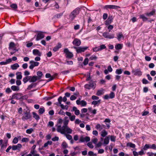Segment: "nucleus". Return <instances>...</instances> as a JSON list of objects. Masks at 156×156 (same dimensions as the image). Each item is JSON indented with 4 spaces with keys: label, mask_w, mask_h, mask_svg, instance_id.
I'll return each mask as SVG.
<instances>
[{
    "label": "nucleus",
    "mask_w": 156,
    "mask_h": 156,
    "mask_svg": "<svg viewBox=\"0 0 156 156\" xmlns=\"http://www.w3.org/2000/svg\"><path fill=\"white\" fill-rule=\"evenodd\" d=\"M150 148L154 150H156V145L153 144L152 145H150Z\"/></svg>",
    "instance_id": "nucleus-60"
},
{
    "label": "nucleus",
    "mask_w": 156,
    "mask_h": 156,
    "mask_svg": "<svg viewBox=\"0 0 156 156\" xmlns=\"http://www.w3.org/2000/svg\"><path fill=\"white\" fill-rule=\"evenodd\" d=\"M88 48V47H78V49L77 50V53H81L82 52H84Z\"/></svg>",
    "instance_id": "nucleus-10"
},
{
    "label": "nucleus",
    "mask_w": 156,
    "mask_h": 156,
    "mask_svg": "<svg viewBox=\"0 0 156 156\" xmlns=\"http://www.w3.org/2000/svg\"><path fill=\"white\" fill-rule=\"evenodd\" d=\"M87 104L86 101L84 100H82L81 101V105L82 106H85Z\"/></svg>",
    "instance_id": "nucleus-48"
},
{
    "label": "nucleus",
    "mask_w": 156,
    "mask_h": 156,
    "mask_svg": "<svg viewBox=\"0 0 156 156\" xmlns=\"http://www.w3.org/2000/svg\"><path fill=\"white\" fill-rule=\"evenodd\" d=\"M80 12V9L77 8L73 10L69 15V19L71 20H73L76 15H78Z\"/></svg>",
    "instance_id": "nucleus-2"
},
{
    "label": "nucleus",
    "mask_w": 156,
    "mask_h": 156,
    "mask_svg": "<svg viewBox=\"0 0 156 156\" xmlns=\"http://www.w3.org/2000/svg\"><path fill=\"white\" fill-rule=\"evenodd\" d=\"M16 78L17 80H21L22 77V73L21 72H17L16 73Z\"/></svg>",
    "instance_id": "nucleus-21"
},
{
    "label": "nucleus",
    "mask_w": 156,
    "mask_h": 156,
    "mask_svg": "<svg viewBox=\"0 0 156 156\" xmlns=\"http://www.w3.org/2000/svg\"><path fill=\"white\" fill-rule=\"evenodd\" d=\"M122 69H117L115 71V73L116 74L119 75L122 73Z\"/></svg>",
    "instance_id": "nucleus-43"
},
{
    "label": "nucleus",
    "mask_w": 156,
    "mask_h": 156,
    "mask_svg": "<svg viewBox=\"0 0 156 156\" xmlns=\"http://www.w3.org/2000/svg\"><path fill=\"white\" fill-rule=\"evenodd\" d=\"M7 145L6 144H3L1 146V147L0 149V151H4L5 148L6 147Z\"/></svg>",
    "instance_id": "nucleus-46"
},
{
    "label": "nucleus",
    "mask_w": 156,
    "mask_h": 156,
    "mask_svg": "<svg viewBox=\"0 0 156 156\" xmlns=\"http://www.w3.org/2000/svg\"><path fill=\"white\" fill-rule=\"evenodd\" d=\"M127 146H129L132 148H135V144L131 143H127Z\"/></svg>",
    "instance_id": "nucleus-40"
},
{
    "label": "nucleus",
    "mask_w": 156,
    "mask_h": 156,
    "mask_svg": "<svg viewBox=\"0 0 156 156\" xmlns=\"http://www.w3.org/2000/svg\"><path fill=\"white\" fill-rule=\"evenodd\" d=\"M69 122V120L64 121L63 125L62 127H61V129L68 127V124Z\"/></svg>",
    "instance_id": "nucleus-27"
},
{
    "label": "nucleus",
    "mask_w": 156,
    "mask_h": 156,
    "mask_svg": "<svg viewBox=\"0 0 156 156\" xmlns=\"http://www.w3.org/2000/svg\"><path fill=\"white\" fill-rule=\"evenodd\" d=\"M123 47V44H116L115 48L116 50H120Z\"/></svg>",
    "instance_id": "nucleus-25"
},
{
    "label": "nucleus",
    "mask_w": 156,
    "mask_h": 156,
    "mask_svg": "<svg viewBox=\"0 0 156 156\" xmlns=\"http://www.w3.org/2000/svg\"><path fill=\"white\" fill-rule=\"evenodd\" d=\"M22 94L20 93L15 94L12 96V99H19L21 98Z\"/></svg>",
    "instance_id": "nucleus-14"
},
{
    "label": "nucleus",
    "mask_w": 156,
    "mask_h": 156,
    "mask_svg": "<svg viewBox=\"0 0 156 156\" xmlns=\"http://www.w3.org/2000/svg\"><path fill=\"white\" fill-rule=\"evenodd\" d=\"M95 128L97 129H99V130L101 131L103 129V127L99 124H98L95 126Z\"/></svg>",
    "instance_id": "nucleus-35"
},
{
    "label": "nucleus",
    "mask_w": 156,
    "mask_h": 156,
    "mask_svg": "<svg viewBox=\"0 0 156 156\" xmlns=\"http://www.w3.org/2000/svg\"><path fill=\"white\" fill-rule=\"evenodd\" d=\"M87 145L90 148H93L94 147V146L92 144V143L91 142L88 143L87 144Z\"/></svg>",
    "instance_id": "nucleus-58"
},
{
    "label": "nucleus",
    "mask_w": 156,
    "mask_h": 156,
    "mask_svg": "<svg viewBox=\"0 0 156 156\" xmlns=\"http://www.w3.org/2000/svg\"><path fill=\"white\" fill-rule=\"evenodd\" d=\"M63 148H66L68 147V145L65 142H63L62 144Z\"/></svg>",
    "instance_id": "nucleus-49"
},
{
    "label": "nucleus",
    "mask_w": 156,
    "mask_h": 156,
    "mask_svg": "<svg viewBox=\"0 0 156 156\" xmlns=\"http://www.w3.org/2000/svg\"><path fill=\"white\" fill-rule=\"evenodd\" d=\"M132 73H133L134 75H137L139 76H141L142 74V72L140 71L139 69H136L135 70H133Z\"/></svg>",
    "instance_id": "nucleus-7"
},
{
    "label": "nucleus",
    "mask_w": 156,
    "mask_h": 156,
    "mask_svg": "<svg viewBox=\"0 0 156 156\" xmlns=\"http://www.w3.org/2000/svg\"><path fill=\"white\" fill-rule=\"evenodd\" d=\"M37 80L38 79L37 76H31L29 82H36Z\"/></svg>",
    "instance_id": "nucleus-19"
},
{
    "label": "nucleus",
    "mask_w": 156,
    "mask_h": 156,
    "mask_svg": "<svg viewBox=\"0 0 156 156\" xmlns=\"http://www.w3.org/2000/svg\"><path fill=\"white\" fill-rule=\"evenodd\" d=\"M101 133V136L103 137H105L107 134V132L105 130H102Z\"/></svg>",
    "instance_id": "nucleus-38"
},
{
    "label": "nucleus",
    "mask_w": 156,
    "mask_h": 156,
    "mask_svg": "<svg viewBox=\"0 0 156 156\" xmlns=\"http://www.w3.org/2000/svg\"><path fill=\"white\" fill-rule=\"evenodd\" d=\"M66 135V138L69 140H71L72 139V136L69 134H65Z\"/></svg>",
    "instance_id": "nucleus-54"
},
{
    "label": "nucleus",
    "mask_w": 156,
    "mask_h": 156,
    "mask_svg": "<svg viewBox=\"0 0 156 156\" xmlns=\"http://www.w3.org/2000/svg\"><path fill=\"white\" fill-rule=\"evenodd\" d=\"M108 15L107 13H104L103 16V18L104 20H106L108 17Z\"/></svg>",
    "instance_id": "nucleus-64"
},
{
    "label": "nucleus",
    "mask_w": 156,
    "mask_h": 156,
    "mask_svg": "<svg viewBox=\"0 0 156 156\" xmlns=\"http://www.w3.org/2000/svg\"><path fill=\"white\" fill-rule=\"evenodd\" d=\"M37 79H40L41 78V77L43 75V73L41 71H37Z\"/></svg>",
    "instance_id": "nucleus-28"
},
{
    "label": "nucleus",
    "mask_w": 156,
    "mask_h": 156,
    "mask_svg": "<svg viewBox=\"0 0 156 156\" xmlns=\"http://www.w3.org/2000/svg\"><path fill=\"white\" fill-rule=\"evenodd\" d=\"M19 67V65L17 63H16L11 66V68L13 70H16Z\"/></svg>",
    "instance_id": "nucleus-24"
},
{
    "label": "nucleus",
    "mask_w": 156,
    "mask_h": 156,
    "mask_svg": "<svg viewBox=\"0 0 156 156\" xmlns=\"http://www.w3.org/2000/svg\"><path fill=\"white\" fill-rule=\"evenodd\" d=\"M96 85L95 82L92 80H90L89 82V84H86L85 85L84 87L88 90H90L91 88L94 89L96 87Z\"/></svg>",
    "instance_id": "nucleus-3"
},
{
    "label": "nucleus",
    "mask_w": 156,
    "mask_h": 156,
    "mask_svg": "<svg viewBox=\"0 0 156 156\" xmlns=\"http://www.w3.org/2000/svg\"><path fill=\"white\" fill-rule=\"evenodd\" d=\"M33 53L34 55H38L40 56L41 55V53L39 50L37 49H34L33 51Z\"/></svg>",
    "instance_id": "nucleus-16"
},
{
    "label": "nucleus",
    "mask_w": 156,
    "mask_h": 156,
    "mask_svg": "<svg viewBox=\"0 0 156 156\" xmlns=\"http://www.w3.org/2000/svg\"><path fill=\"white\" fill-rule=\"evenodd\" d=\"M57 130L58 132L60 133H61L63 134H66V133H71L73 131L68 126L61 129V125L58 126Z\"/></svg>",
    "instance_id": "nucleus-1"
},
{
    "label": "nucleus",
    "mask_w": 156,
    "mask_h": 156,
    "mask_svg": "<svg viewBox=\"0 0 156 156\" xmlns=\"http://www.w3.org/2000/svg\"><path fill=\"white\" fill-rule=\"evenodd\" d=\"M62 46V45L61 43H58L57 45L53 48V50L54 52L57 51L59 48H61Z\"/></svg>",
    "instance_id": "nucleus-17"
},
{
    "label": "nucleus",
    "mask_w": 156,
    "mask_h": 156,
    "mask_svg": "<svg viewBox=\"0 0 156 156\" xmlns=\"http://www.w3.org/2000/svg\"><path fill=\"white\" fill-rule=\"evenodd\" d=\"M113 18L112 16L109 15L107 20L105 21V24L106 25H108L112 22Z\"/></svg>",
    "instance_id": "nucleus-12"
},
{
    "label": "nucleus",
    "mask_w": 156,
    "mask_h": 156,
    "mask_svg": "<svg viewBox=\"0 0 156 156\" xmlns=\"http://www.w3.org/2000/svg\"><path fill=\"white\" fill-rule=\"evenodd\" d=\"M142 83L143 84H146L149 83V82L146 79L144 78L142 80Z\"/></svg>",
    "instance_id": "nucleus-63"
},
{
    "label": "nucleus",
    "mask_w": 156,
    "mask_h": 156,
    "mask_svg": "<svg viewBox=\"0 0 156 156\" xmlns=\"http://www.w3.org/2000/svg\"><path fill=\"white\" fill-rule=\"evenodd\" d=\"M9 63H10V58H8L5 61L0 62V64L1 65H4L7 64Z\"/></svg>",
    "instance_id": "nucleus-33"
},
{
    "label": "nucleus",
    "mask_w": 156,
    "mask_h": 156,
    "mask_svg": "<svg viewBox=\"0 0 156 156\" xmlns=\"http://www.w3.org/2000/svg\"><path fill=\"white\" fill-rule=\"evenodd\" d=\"M72 111H74L75 114L76 115H79L80 114V111L77 109V108L76 107H73Z\"/></svg>",
    "instance_id": "nucleus-18"
},
{
    "label": "nucleus",
    "mask_w": 156,
    "mask_h": 156,
    "mask_svg": "<svg viewBox=\"0 0 156 156\" xmlns=\"http://www.w3.org/2000/svg\"><path fill=\"white\" fill-rule=\"evenodd\" d=\"M117 38L118 40L119 41L120 40V39L122 37H123V35H122V33H119L117 35Z\"/></svg>",
    "instance_id": "nucleus-36"
},
{
    "label": "nucleus",
    "mask_w": 156,
    "mask_h": 156,
    "mask_svg": "<svg viewBox=\"0 0 156 156\" xmlns=\"http://www.w3.org/2000/svg\"><path fill=\"white\" fill-rule=\"evenodd\" d=\"M115 96V93L112 92H111L109 95V98H114Z\"/></svg>",
    "instance_id": "nucleus-50"
},
{
    "label": "nucleus",
    "mask_w": 156,
    "mask_h": 156,
    "mask_svg": "<svg viewBox=\"0 0 156 156\" xmlns=\"http://www.w3.org/2000/svg\"><path fill=\"white\" fill-rule=\"evenodd\" d=\"M109 142V140L108 137H106L104 140V143L105 144H107Z\"/></svg>",
    "instance_id": "nucleus-42"
},
{
    "label": "nucleus",
    "mask_w": 156,
    "mask_h": 156,
    "mask_svg": "<svg viewBox=\"0 0 156 156\" xmlns=\"http://www.w3.org/2000/svg\"><path fill=\"white\" fill-rule=\"evenodd\" d=\"M120 7L119 6L115 5H106L105 6L104 8L107 9H117L120 8Z\"/></svg>",
    "instance_id": "nucleus-13"
},
{
    "label": "nucleus",
    "mask_w": 156,
    "mask_h": 156,
    "mask_svg": "<svg viewBox=\"0 0 156 156\" xmlns=\"http://www.w3.org/2000/svg\"><path fill=\"white\" fill-rule=\"evenodd\" d=\"M44 37V35L41 33H38L37 34L36 40L38 41L41 39L43 38Z\"/></svg>",
    "instance_id": "nucleus-20"
},
{
    "label": "nucleus",
    "mask_w": 156,
    "mask_h": 156,
    "mask_svg": "<svg viewBox=\"0 0 156 156\" xmlns=\"http://www.w3.org/2000/svg\"><path fill=\"white\" fill-rule=\"evenodd\" d=\"M58 103H57L56 105H58V104L60 105V106L61 108L62 109H66V110H67L68 108V105H65L64 106L63 104H61V102L62 101V97L61 96H60L58 98Z\"/></svg>",
    "instance_id": "nucleus-4"
},
{
    "label": "nucleus",
    "mask_w": 156,
    "mask_h": 156,
    "mask_svg": "<svg viewBox=\"0 0 156 156\" xmlns=\"http://www.w3.org/2000/svg\"><path fill=\"white\" fill-rule=\"evenodd\" d=\"M16 44L13 42H10V51L12 49V48H15Z\"/></svg>",
    "instance_id": "nucleus-41"
},
{
    "label": "nucleus",
    "mask_w": 156,
    "mask_h": 156,
    "mask_svg": "<svg viewBox=\"0 0 156 156\" xmlns=\"http://www.w3.org/2000/svg\"><path fill=\"white\" fill-rule=\"evenodd\" d=\"M37 151L35 150H31L30 151V153L32 154L33 156H40L39 154H36Z\"/></svg>",
    "instance_id": "nucleus-32"
},
{
    "label": "nucleus",
    "mask_w": 156,
    "mask_h": 156,
    "mask_svg": "<svg viewBox=\"0 0 156 156\" xmlns=\"http://www.w3.org/2000/svg\"><path fill=\"white\" fill-rule=\"evenodd\" d=\"M21 82L20 80H17L16 81V85H17V86H20V85H21Z\"/></svg>",
    "instance_id": "nucleus-55"
},
{
    "label": "nucleus",
    "mask_w": 156,
    "mask_h": 156,
    "mask_svg": "<svg viewBox=\"0 0 156 156\" xmlns=\"http://www.w3.org/2000/svg\"><path fill=\"white\" fill-rule=\"evenodd\" d=\"M18 141V139L16 137H15L13 141H12V143L14 144H17Z\"/></svg>",
    "instance_id": "nucleus-51"
},
{
    "label": "nucleus",
    "mask_w": 156,
    "mask_h": 156,
    "mask_svg": "<svg viewBox=\"0 0 156 156\" xmlns=\"http://www.w3.org/2000/svg\"><path fill=\"white\" fill-rule=\"evenodd\" d=\"M10 7L13 9L14 10H16L17 8V6L16 4H13L10 5Z\"/></svg>",
    "instance_id": "nucleus-37"
},
{
    "label": "nucleus",
    "mask_w": 156,
    "mask_h": 156,
    "mask_svg": "<svg viewBox=\"0 0 156 156\" xmlns=\"http://www.w3.org/2000/svg\"><path fill=\"white\" fill-rule=\"evenodd\" d=\"M22 147V146L21 144H18L17 145H13L11 147L10 146V149L12 148L14 151L18 150H20V149Z\"/></svg>",
    "instance_id": "nucleus-9"
},
{
    "label": "nucleus",
    "mask_w": 156,
    "mask_h": 156,
    "mask_svg": "<svg viewBox=\"0 0 156 156\" xmlns=\"http://www.w3.org/2000/svg\"><path fill=\"white\" fill-rule=\"evenodd\" d=\"M34 131V129L32 128L27 129L26 130V133L28 134H31Z\"/></svg>",
    "instance_id": "nucleus-45"
},
{
    "label": "nucleus",
    "mask_w": 156,
    "mask_h": 156,
    "mask_svg": "<svg viewBox=\"0 0 156 156\" xmlns=\"http://www.w3.org/2000/svg\"><path fill=\"white\" fill-rule=\"evenodd\" d=\"M88 154L90 156H97V154H96L94 153L92 151H89L88 153Z\"/></svg>",
    "instance_id": "nucleus-47"
},
{
    "label": "nucleus",
    "mask_w": 156,
    "mask_h": 156,
    "mask_svg": "<svg viewBox=\"0 0 156 156\" xmlns=\"http://www.w3.org/2000/svg\"><path fill=\"white\" fill-rule=\"evenodd\" d=\"M31 77V76H27L23 78V81L24 83H26L29 80H30V79Z\"/></svg>",
    "instance_id": "nucleus-23"
},
{
    "label": "nucleus",
    "mask_w": 156,
    "mask_h": 156,
    "mask_svg": "<svg viewBox=\"0 0 156 156\" xmlns=\"http://www.w3.org/2000/svg\"><path fill=\"white\" fill-rule=\"evenodd\" d=\"M29 63L30 64V65L29 66V68L30 69L32 70L33 69L34 67L38 66L39 64V62H35L33 60L30 61Z\"/></svg>",
    "instance_id": "nucleus-6"
},
{
    "label": "nucleus",
    "mask_w": 156,
    "mask_h": 156,
    "mask_svg": "<svg viewBox=\"0 0 156 156\" xmlns=\"http://www.w3.org/2000/svg\"><path fill=\"white\" fill-rule=\"evenodd\" d=\"M75 115H71L70 117H69V118L71 121H73L75 120Z\"/></svg>",
    "instance_id": "nucleus-56"
},
{
    "label": "nucleus",
    "mask_w": 156,
    "mask_h": 156,
    "mask_svg": "<svg viewBox=\"0 0 156 156\" xmlns=\"http://www.w3.org/2000/svg\"><path fill=\"white\" fill-rule=\"evenodd\" d=\"M89 59L88 58H86L83 62V63L84 65H86L88 64V62Z\"/></svg>",
    "instance_id": "nucleus-57"
},
{
    "label": "nucleus",
    "mask_w": 156,
    "mask_h": 156,
    "mask_svg": "<svg viewBox=\"0 0 156 156\" xmlns=\"http://www.w3.org/2000/svg\"><path fill=\"white\" fill-rule=\"evenodd\" d=\"M155 13V11L154 10H153L150 12H147L145 13L146 16L150 17L152 16Z\"/></svg>",
    "instance_id": "nucleus-26"
},
{
    "label": "nucleus",
    "mask_w": 156,
    "mask_h": 156,
    "mask_svg": "<svg viewBox=\"0 0 156 156\" xmlns=\"http://www.w3.org/2000/svg\"><path fill=\"white\" fill-rule=\"evenodd\" d=\"M31 117L30 112H26L24 113V115L22 117L23 120H27L30 119Z\"/></svg>",
    "instance_id": "nucleus-8"
},
{
    "label": "nucleus",
    "mask_w": 156,
    "mask_h": 156,
    "mask_svg": "<svg viewBox=\"0 0 156 156\" xmlns=\"http://www.w3.org/2000/svg\"><path fill=\"white\" fill-rule=\"evenodd\" d=\"M93 50L94 52H96L100 51L99 48L98 47H95L93 48Z\"/></svg>",
    "instance_id": "nucleus-52"
},
{
    "label": "nucleus",
    "mask_w": 156,
    "mask_h": 156,
    "mask_svg": "<svg viewBox=\"0 0 156 156\" xmlns=\"http://www.w3.org/2000/svg\"><path fill=\"white\" fill-rule=\"evenodd\" d=\"M66 55H67L66 57L68 58H71L73 56V53L70 51Z\"/></svg>",
    "instance_id": "nucleus-39"
},
{
    "label": "nucleus",
    "mask_w": 156,
    "mask_h": 156,
    "mask_svg": "<svg viewBox=\"0 0 156 156\" xmlns=\"http://www.w3.org/2000/svg\"><path fill=\"white\" fill-rule=\"evenodd\" d=\"M11 89L14 91H18L20 90V87L19 86L13 85L11 87Z\"/></svg>",
    "instance_id": "nucleus-22"
},
{
    "label": "nucleus",
    "mask_w": 156,
    "mask_h": 156,
    "mask_svg": "<svg viewBox=\"0 0 156 156\" xmlns=\"http://www.w3.org/2000/svg\"><path fill=\"white\" fill-rule=\"evenodd\" d=\"M103 36L105 38L112 39L114 37L115 35L114 34H109L108 32H105L103 33Z\"/></svg>",
    "instance_id": "nucleus-5"
},
{
    "label": "nucleus",
    "mask_w": 156,
    "mask_h": 156,
    "mask_svg": "<svg viewBox=\"0 0 156 156\" xmlns=\"http://www.w3.org/2000/svg\"><path fill=\"white\" fill-rule=\"evenodd\" d=\"M111 140L112 141L115 142V141L116 137L114 136H110Z\"/></svg>",
    "instance_id": "nucleus-62"
},
{
    "label": "nucleus",
    "mask_w": 156,
    "mask_h": 156,
    "mask_svg": "<svg viewBox=\"0 0 156 156\" xmlns=\"http://www.w3.org/2000/svg\"><path fill=\"white\" fill-rule=\"evenodd\" d=\"M150 148V146L148 144H146L144 146L143 149L144 150H147V149Z\"/></svg>",
    "instance_id": "nucleus-59"
},
{
    "label": "nucleus",
    "mask_w": 156,
    "mask_h": 156,
    "mask_svg": "<svg viewBox=\"0 0 156 156\" xmlns=\"http://www.w3.org/2000/svg\"><path fill=\"white\" fill-rule=\"evenodd\" d=\"M103 90L102 89L101 90H98L97 92L96 95L97 96H100L103 94Z\"/></svg>",
    "instance_id": "nucleus-31"
},
{
    "label": "nucleus",
    "mask_w": 156,
    "mask_h": 156,
    "mask_svg": "<svg viewBox=\"0 0 156 156\" xmlns=\"http://www.w3.org/2000/svg\"><path fill=\"white\" fill-rule=\"evenodd\" d=\"M33 117L36 120H38L40 119L39 116L36 113L34 112H33Z\"/></svg>",
    "instance_id": "nucleus-30"
},
{
    "label": "nucleus",
    "mask_w": 156,
    "mask_h": 156,
    "mask_svg": "<svg viewBox=\"0 0 156 156\" xmlns=\"http://www.w3.org/2000/svg\"><path fill=\"white\" fill-rule=\"evenodd\" d=\"M113 28V26L112 25H109L108 27V31L110 32L111 30Z\"/></svg>",
    "instance_id": "nucleus-61"
},
{
    "label": "nucleus",
    "mask_w": 156,
    "mask_h": 156,
    "mask_svg": "<svg viewBox=\"0 0 156 156\" xmlns=\"http://www.w3.org/2000/svg\"><path fill=\"white\" fill-rule=\"evenodd\" d=\"M146 15L144 14H142L140 15V18L142 19L144 21H146L147 20L148 18L145 17Z\"/></svg>",
    "instance_id": "nucleus-29"
},
{
    "label": "nucleus",
    "mask_w": 156,
    "mask_h": 156,
    "mask_svg": "<svg viewBox=\"0 0 156 156\" xmlns=\"http://www.w3.org/2000/svg\"><path fill=\"white\" fill-rule=\"evenodd\" d=\"M80 41L77 38H75L73 41V44L76 46H79L81 44Z\"/></svg>",
    "instance_id": "nucleus-15"
},
{
    "label": "nucleus",
    "mask_w": 156,
    "mask_h": 156,
    "mask_svg": "<svg viewBox=\"0 0 156 156\" xmlns=\"http://www.w3.org/2000/svg\"><path fill=\"white\" fill-rule=\"evenodd\" d=\"M90 138L89 136H86L85 137L81 136L80 139V142H87L90 141Z\"/></svg>",
    "instance_id": "nucleus-11"
},
{
    "label": "nucleus",
    "mask_w": 156,
    "mask_h": 156,
    "mask_svg": "<svg viewBox=\"0 0 156 156\" xmlns=\"http://www.w3.org/2000/svg\"><path fill=\"white\" fill-rule=\"evenodd\" d=\"M44 111L45 110L44 107L40 108L38 110L39 113L41 114L44 113Z\"/></svg>",
    "instance_id": "nucleus-44"
},
{
    "label": "nucleus",
    "mask_w": 156,
    "mask_h": 156,
    "mask_svg": "<svg viewBox=\"0 0 156 156\" xmlns=\"http://www.w3.org/2000/svg\"><path fill=\"white\" fill-rule=\"evenodd\" d=\"M37 85V83H32L30 85L28 86L27 89V90H30L34 87H35Z\"/></svg>",
    "instance_id": "nucleus-34"
},
{
    "label": "nucleus",
    "mask_w": 156,
    "mask_h": 156,
    "mask_svg": "<svg viewBox=\"0 0 156 156\" xmlns=\"http://www.w3.org/2000/svg\"><path fill=\"white\" fill-rule=\"evenodd\" d=\"M63 14L62 13H60L56 15H55L54 16V18H60L62 15Z\"/></svg>",
    "instance_id": "nucleus-53"
}]
</instances>
